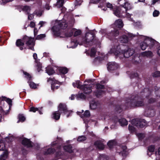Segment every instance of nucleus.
Returning <instances> with one entry per match:
<instances>
[{"label": "nucleus", "mask_w": 160, "mask_h": 160, "mask_svg": "<svg viewBox=\"0 0 160 160\" xmlns=\"http://www.w3.org/2000/svg\"><path fill=\"white\" fill-rule=\"evenodd\" d=\"M81 82H80L79 80H77L76 82V84L77 85V88L80 89H81L82 87V86H83V85H81Z\"/></svg>", "instance_id": "obj_47"}, {"label": "nucleus", "mask_w": 160, "mask_h": 160, "mask_svg": "<svg viewBox=\"0 0 160 160\" xmlns=\"http://www.w3.org/2000/svg\"><path fill=\"white\" fill-rule=\"evenodd\" d=\"M95 88L97 90L94 92V93L97 97H99L104 92V91L102 90V89H104L105 88L104 85L98 83L96 84Z\"/></svg>", "instance_id": "obj_10"}, {"label": "nucleus", "mask_w": 160, "mask_h": 160, "mask_svg": "<svg viewBox=\"0 0 160 160\" xmlns=\"http://www.w3.org/2000/svg\"><path fill=\"white\" fill-rule=\"evenodd\" d=\"M92 84H83V86H82V87L81 88V90H82L83 92L86 94H89L92 91Z\"/></svg>", "instance_id": "obj_13"}, {"label": "nucleus", "mask_w": 160, "mask_h": 160, "mask_svg": "<svg viewBox=\"0 0 160 160\" xmlns=\"http://www.w3.org/2000/svg\"><path fill=\"white\" fill-rule=\"evenodd\" d=\"M60 86V85L57 83L55 82H52L51 86V89L54 92L55 89H58Z\"/></svg>", "instance_id": "obj_34"}, {"label": "nucleus", "mask_w": 160, "mask_h": 160, "mask_svg": "<svg viewBox=\"0 0 160 160\" xmlns=\"http://www.w3.org/2000/svg\"><path fill=\"white\" fill-rule=\"evenodd\" d=\"M99 159V160H108L106 156L104 154L100 155Z\"/></svg>", "instance_id": "obj_54"}, {"label": "nucleus", "mask_w": 160, "mask_h": 160, "mask_svg": "<svg viewBox=\"0 0 160 160\" xmlns=\"http://www.w3.org/2000/svg\"><path fill=\"white\" fill-rule=\"evenodd\" d=\"M147 40L149 49H154L155 47H157L159 44L158 42L151 38L148 37Z\"/></svg>", "instance_id": "obj_11"}, {"label": "nucleus", "mask_w": 160, "mask_h": 160, "mask_svg": "<svg viewBox=\"0 0 160 160\" xmlns=\"http://www.w3.org/2000/svg\"><path fill=\"white\" fill-rule=\"evenodd\" d=\"M2 101H5L8 104L9 108H10V99L9 98H7L6 97H2Z\"/></svg>", "instance_id": "obj_46"}, {"label": "nucleus", "mask_w": 160, "mask_h": 160, "mask_svg": "<svg viewBox=\"0 0 160 160\" xmlns=\"http://www.w3.org/2000/svg\"><path fill=\"white\" fill-rule=\"evenodd\" d=\"M8 138L6 137L5 139H2L0 140V150H4L5 149V140L7 141Z\"/></svg>", "instance_id": "obj_22"}, {"label": "nucleus", "mask_w": 160, "mask_h": 160, "mask_svg": "<svg viewBox=\"0 0 160 160\" xmlns=\"http://www.w3.org/2000/svg\"><path fill=\"white\" fill-rule=\"evenodd\" d=\"M131 123L138 128H143L147 124L146 120L142 119H133L131 121Z\"/></svg>", "instance_id": "obj_8"}, {"label": "nucleus", "mask_w": 160, "mask_h": 160, "mask_svg": "<svg viewBox=\"0 0 160 160\" xmlns=\"http://www.w3.org/2000/svg\"><path fill=\"white\" fill-rule=\"evenodd\" d=\"M118 122L121 126H127L128 124V121L124 118L119 119Z\"/></svg>", "instance_id": "obj_30"}, {"label": "nucleus", "mask_w": 160, "mask_h": 160, "mask_svg": "<svg viewBox=\"0 0 160 160\" xmlns=\"http://www.w3.org/2000/svg\"><path fill=\"white\" fill-rule=\"evenodd\" d=\"M77 98L81 99H85L86 98V96L82 93L79 92L77 95Z\"/></svg>", "instance_id": "obj_44"}, {"label": "nucleus", "mask_w": 160, "mask_h": 160, "mask_svg": "<svg viewBox=\"0 0 160 160\" xmlns=\"http://www.w3.org/2000/svg\"><path fill=\"white\" fill-rule=\"evenodd\" d=\"M25 42H24L23 38L22 40L21 39H18L16 42V44L17 46L19 48V49L21 50H22L24 48H27L26 47H24Z\"/></svg>", "instance_id": "obj_18"}, {"label": "nucleus", "mask_w": 160, "mask_h": 160, "mask_svg": "<svg viewBox=\"0 0 160 160\" xmlns=\"http://www.w3.org/2000/svg\"><path fill=\"white\" fill-rule=\"evenodd\" d=\"M75 29H74V30ZM74 36L76 37L81 34L82 32L80 30H77L76 31L74 32Z\"/></svg>", "instance_id": "obj_48"}, {"label": "nucleus", "mask_w": 160, "mask_h": 160, "mask_svg": "<svg viewBox=\"0 0 160 160\" xmlns=\"http://www.w3.org/2000/svg\"><path fill=\"white\" fill-rule=\"evenodd\" d=\"M47 73L49 75H52L55 73V72L52 67H48L46 68Z\"/></svg>", "instance_id": "obj_29"}, {"label": "nucleus", "mask_w": 160, "mask_h": 160, "mask_svg": "<svg viewBox=\"0 0 160 160\" xmlns=\"http://www.w3.org/2000/svg\"><path fill=\"white\" fill-rule=\"evenodd\" d=\"M38 110V108H35L33 107H31L30 108L29 111L34 112H35L36 111Z\"/></svg>", "instance_id": "obj_56"}, {"label": "nucleus", "mask_w": 160, "mask_h": 160, "mask_svg": "<svg viewBox=\"0 0 160 160\" xmlns=\"http://www.w3.org/2000/svg\"><path fill=\"white\" fill-rule=\"evenodd\" d=\"M18 117V121L17 123H18L19 122H22L26 120V117L23 114H19Z\"/></svg>", "instance_id": "obj_24"}, {"label": "nucleus", "mask_w": 160, "mask_h": 160, "mask_svg": "<svg viewBox=\"0 0 160 160\" xmlns=\"http://www.w3.org/2000/svg\"><path fill=\"white\" fill-rule=\"evenodd\" d=\"M121 153L123 157L126 156L127 155V151H121Z\"/></svg>", "instance_id": "obj_61"}, {"label": "nucleus", "mask_w": 160, "mask_h": 160, "mask_svg": "<svg viewBox=\"0 0 160 160\" xmlns=\"http://www.w3.org/2000/svg\"><path fill=\"white\" fill-rule=\"evenodd\" d=\"M90 113L89 111L87 110L85 111L83 114H82L80 116L81 118H89L90 116Z\"/></svg>", "instance_id": "obj_32"}, {"label": "nucleus", "mask_w": 160, "mask_h": 160, "mask_svg": "<svg viewBox=\"0 0 160 160\" xmlns=\"http://www.w3.org/2000/svg\"><path fill=\"white\" fill-rule=\"evenodd\" d=\"M58 111L61 114H63L64 115L66 114L68 112L69 113L70 112H72V111L69 110L66 104L65 103H60L58 107Z\"/></svg>", "instance_id": "obj_9"}, {"label": "nucleus", "mask_w": 160, "mask_h": 160, "mask_svg": "<svg viewBox=\"0 0 160 160\" xmlns=\"http://www.w3.org/2000/svg\"><path fill=\"white\" fill-rule=\"evenodd\" d=\"M8 153L7 150H5L3 154L0 156V160H5L8 157Z\"/></svg>", "instance_id": "obj_35"}, {"label": "nucleus", "mask_w": 160, "mask_h": 160, "mask_svg": "<svg viewBox=\"0 0 160 160\" xmlns=\"http://www.w3.org/2000/svg\"><path fill=\"white\" fill-rule=\"evenodd\" d=\"M67 27V24L64 22H60L58 25H55L52 28L54 38L59 37L62 35V29H65Z\"/></svg>", "instance_id": "obj_6"}, {"label": "nucleus", "mask_w": 160, "mask_h": 160, "mask_svg": "<svg viewBox=\"0 0 160 160\" xmlns=\"http://www.w3.org/2000/svg\"><path fill=\"white\" fill-rule=\"evenodd\" d=\"M159 14L160 12L158 11L155 10L153 13V16L154 17H157L159 16Z\"/></svg>", "instance_id": "obj_53"}, {"label": "nucleus", "mask_w": 160, "mask_h": 160, "mask_svg": "<svg viewBox=\"0 0 160 160\" xmlns=\"http://www.w3.org/2000/svg\"><path fill=\"white\" fill-rule=\"evenodd\" d=\"M128 129L131 133H133L135 131V128L130 124L128 126Z\"/></svg>", "instance_id": "obj_45"}, {"label": "nucleus", "mask_w": 160, "mask_h": 160, "mask_svg": "<svg viewBox=\"0 0 160 160\" xmlns=\"http://www.w3.org/2000/svg\"><path fill=\"white\" fill-rule=\"evenodd\" d=\"M10 1V0H0V2L2 4L4 5L9 2Z\"/></svg>", "instance_id": "obj_58"}, {"label": "nucleus", "mask_w": 160, "mask_h": 160, "mask_svg": "<svg viewBox=\"0 0 160 160\" xmlns=\"http://www.w3.org/2000/svg\"><path fill=\"white\" fill-rule=\"evenodd\" d=\"M152 76L153 77H160V72L156 71L153 73Z\"/></svg>", "instance_id": "obj_52"}, {"label": "nucleus", "mask_w": 160, "mask_h": 160, "mask_svg": "<svg viewBox=\"0 0 160 160\" xmlns=\"http://www.w3.org/2000/svg\"><path fill=\"white\" fill-rule=\"evenodd\" d=\"M22 144L28 148H32L33 145L32 142L30 139L26 138H23L21 142Z\"/></svg>", "instance_id": "obj_14"}, {"label": "nucleus", "mask_w": 160, "mask_h": 160, "mask_svg": "<svg viewBox=\"0 0 160 160\" xmlns=\"http://www.w3.org/2000/svg\"><path fill=\"white\" fill-rule=\"evenodd\" d=\"M45 37V34H41L38 35L36 38L37 40L41 39Z\"/></svg>", "instance_id": "obj_55"}, {"label": "nucleus", "mask_w": 160, "mask_h": 160, "mask_svg": "<svg viewBox=\"0 0 160 160\" xmlns=\"http://www.w3.org/2000/svg\"><path fill=\"white\" fill-rule=\"evenodd\" d=\"M35 23L32 21L31 22L29 26L31 28H34L35 27Z\"/></svg>", "instance_id": "obj_63"}, {"label": "nucleus", "mask_w": 160, "mask_h": 160, "mask_svg": "<svg viewBox=\"0 0 160 160\" xmlns=\"http://www.w3.org/2000/svg\"><path fill=\"white\" fill-rule=\"evenodd\" d=\"M34 15L33 14H28V20H31L33 19L34 18Z\"/></svg>", "instance_id": "obj_60"}, {"label": "nucleus", "mask_w": 160, "mask_h": 160, "mask_svg": "<svg viewBox=\"0 0 160 160\" xmlns=\"http://www.w3.org/2000/svg\"><path fill=\"white\" fill-rule=\"evenodd\" d=\"M64 2V0H59L57 1V4L60 7H62L63 6Z\"/></svg>", "instance_id": "obj_50"}, {"label": "nucleus", "mask_w": 160, "mask_h": 160, "mask_svg": "<svg viewBox=\"0 0 160 160\" xmlns=\"http://www.w3.org/2000/svg\"><path fill=\"white\" fill-rule=\"evenodd\" d=\"M74 32V28L68 29L62 32V35L59 37L60 38H69L72 37Z\"/></svg>", "instance_id": "obj_12"}, {"label": "nucleus", "mask_w": 160, "mask_h": 160, "mask_svg": "<svg viewBox=\"0 0 160 160\" xmlns=\"http://www.w3.org/2000/svg\"><path fill=\"white\" fill-rule=\"evenodd\" d=\"M106 6L108 8H110L111 10H113L114 8H113V6L112 4L108 2L107 3Z\"/></svg>", "instance_id": "obj_57"}, {"label": "nucleus", "mask_w": 160, "mask_h": 160, "mask_svg": "<svg viewBox=\"0 0 160 160\" xmlns=\"http://www.w3.org/2000/svg\"><path fill=\"white\" fill-rule=\"evenodd\" d=\"M87 139V138L85 136L82 135L79 136L77 139V141L80 142H83Z\"/></svg>", "instance_id": "obj_42"}, {"label": "nucleus", "mask_w": 160, "mask_h": 160, "mask_svg": "<svg viewBox=\"0 0 160 160\" xmlns=\"http://www.w3.org/2000/svg\"><path fill=\"white\" fill-rule=\"evenodd\" d=\"M116 111L117 112L120 113L123 109V108L122 107V105H117L115 108Z\"/></svg>", "instance_id": "obj_43"}, {"label": "nucleus", "mask_w": 160, "mask_h": 160, "mask_svg": "<svg viewBox=\"0 0 160 160\" xmlns=\"http://www.w3.org/2000/svg\"><path fill=\"white\" fill-rule=\"evenodd\" d=\"M116 144V142L114 140L109 141L107 143V145L110 149H111Z\"/></svg>", "instance_id": "obj_36"}, {"label": "nucleus", "mask_w": 160, "mask_h": 160, "mask_svg": "<svg viewBox=\"0 0 160 160\" xmlns=\"http://www.w3.org/2000/svg\"><path fill=\"white\" fill-rule=\"evenodd\" d=\"M28 83L29 84V86L31 88L33 89L37 88V85L32 81H28Z\"/></svg>", "instance_id": "obj_37"}, {"label": "nucleus", "mask_w": 160, "mask_h": 160, "mask_svg": "<svg viewBox=\"0 0 160 160\" xmlns=\"http://www.w3.org/2000/svg\"><path fill=\"white\" fill-rule=\"evenodd\" d=\"M123 47L124 46L123 44H119L118 45L113 52L114 54L116 56H118L122 54L125 58H128L132 56L134 53V50H131L130 48L125 50L122 49Z\"/></svg>", "instance_id": "obj_5"}, {"label": "nucleus", "mask_w": 160, "mask_h": 160, "mask_svg": "<svg viewBox=\"0 0 160 160\" xmlns=\"http://www.w3.org/2000/svg\"><path fill=\"white\" fill-rule=\"evenodd\" d=\"M100 0H90V2L93 4H97L99 2Z\"/></svg>", "instance_id": "obj_59"}, {"label": "nucleus", "mask_w": 160, "mask_h": 160, "mask_svg": "<svg viewBox=\"0 0 160 160\" xmlns=\"http://www.w3.org/2000/svg\"><path fill=\"white\" fill-rule=\"evenodd\" d=\"M122 0H118V4L120 6L118 7H115L113 10L114 14L119 18H124L126 15V12L128 9L131 8L130 3L128 2H125L124 3L121 4L120 2Z\"/></svg>", "instance_id": "obj_4"}, {"label": "nucleus", "mask_w": 160, "mask_h": 160, "mask_svg": "<svg viewBox=\"0 0 160 160\" xmlns=\"http://www.w3.org/2000/svg\"><path fill=\"white\" fill-rule=\"evenodd\" d=\"M23 40L25 43L29 47V49L34 51V47L35 44V42L33 38L25 36L23 37Z\"/></svg>", "instance_id": "obj_7"}, {"label": "nucleus", "mask_w": 160, "mask_h": 160, "mask_svg": "<svg viewBox=\"0 0 160 160\" xmlns=\"http://www.w3.org/2000/svg\"><path fill=\"white\" fill-rule=\"evenodd\" d=\"M140 46L142 50H145L146 48L148 47L147 40L146 39L145 41L141 42Z\"/></svg>", "instance_id": "obj_26"}, {"label": "nucleus", "mask_w": 160, "mask_h": 160, "mask_svg": "<svg viewBox=\"0 0 160 160\" xmlns=\"http://www.w3.org/2000/svg\"><path fill=\"white\" fill-rule=\"evenodd\" d=\"M98 104V101L92 100L90 102V108L91 109H95L97 108Z\"/></svg>", "instance_id": "obj_21"}, {"label": "nucleus", "mask_w": 160, "mask_h": 160, "mask_svg": "<svg viewBox=\"0 0 160 160\" xmlns=\"http://www.w3.org/2000/svg\"><path fill=\"white\" fill-rule=\"evenodd\" d=\"M59 71L60 73L63 74H65L68 72V70L65 67H62L59 69Z\"/></svg>", "instance_id": "obj_33"}, {"label": "nucleus", "mask_w": 160, "mask_h": 160, "mask_svg": "<svg viewBox=\"0 0 160 160\" xmlns=\"http://www.w3.org/2000/svg\"><path fill=\"white\" fill-rule=\"evenodd\" d=\"M149 117H152L155 114V112L153 109H148V111Z\"/></svg>", "instance_id": "obj_40"}, {"label": "nucleus", "mask_w": 160, "mask_h": 160, "mask_svg": "<svg viewBox=\"0 0 160 160\" xmlns=\"http://www.w3.org/2000/svg\"><path fill=\"white\" fill-rule=\"evenodd\" d=\"M21 71L23 73V74L25 75L24 77L27 78L28 80V81L32 80V76L28 73L24 71L23 70H21Z\"/></svg>", "instance_id": "obj_27"}, {"label": "nucleus", "mask_w": 160, "mask_h": 160, "mask_svg": "<svg viewBox=\"0 0 160 160\" xmlns=\"http://www.w3.org/2000/svg\"><path fill=\"white\" fill-rule=\"evenodd\" d=\"M103 59L100 56H98L95 58L93 61V63L95 64H96L97 62L98 63H99L101 62V61Z\"/></svg>", "instance_id": "obj_38"}, {"label": "nucleus", "mask_w": 160, "mask_h": 160, "mask_svg": "<svg viewBox=\"0 0 160 160\" xmlns=\"http://www.w3.org/2000/svg\"><path fill=\"white\" fill-rule=\"evenodd\" d=\"M157 101V99L155 98H150L148 101V103L149 104L153 103Z\"/></svg>", "instance_id": "obj_51"}, {"label": "nucleus", "mask_w": 160, "mask_h": 160, "mask_svg": "<svg viewBox=\"0 0 160 160\" xmlns=\"http://www.w3.org/2000/svg\"><path fill=\"white\" fill-rule=\"evenodd\" d=\"M138 73L137 72H133L132 73L130 76L131 78L138 77Z\"/></svg>", "instance_id": "obj_49"}, {"label": "nucleus", "mask_w": 160, "mask_h": 160, "mask_svg": "<svg viewBox=\"0 0 160 160\" xmlns=\"http://www.w3.org/2000/svg\"><path fill=\"white\" fill-rule=\"evenodd\" d=\"M152 52L150 51L143 52L141 53V54L142 56L148 58L152 57Z\"/></svg>", "instance_id": "obj_28"}, {"label": "nucleus", "mask_w": 160, "mask_h": 160, "mask_svg": "<svg viewBox=\"0 0 160 160\" xmlns=\"http://www.w3.org/2000/svg\"><path fill=\"white\" fill-rule=\"evenodd\" d=\"M58 140L53 142L51 144V148H48L44 152V155L53 154L56 151L55 156L57 158H58L62 155V153L61 151V145L62 140L61 138L57 137Z\"/></svg>", "instance_id": "obj_2"}, {"label": "nucleus", "mask_w": 160, "mask_h": 160, "mask_svg": "<svg viewBox=\"0 0 160 160\" xmlns=\"http://www.w3.org/2000/svg\"><path fill=\"white\" fill-rule=\"evenodd\" d=\"M144 105V99L141 97L136 95L132 96L130 101L127 102L123 109H128L129 108H134L143 106Z\"/></svg>", "instance_id": "obj_3"}, {"label": "nucleus", "mask_w": 160, "mask_h": 160, "mask_svg": "<svg viewBox=\"0 0 160 160\" xmlns=\"http://www.w3.org/2000/svg\"><path fill=\"white\" fill-rule=\"evenodd\" d=\"M128 36L126 35H122L120 37L119 40L120 42L122 43H127L129 40V37L131 38L133 37L132 34L128 33Z\"/></svg>", "instance_id": "obj_17"}, {"label": "nucleus", "mask_w": 160, "mask_h": 160, "mask_svg": "<svg viewBox=\"0 0 160 160\" xmlns=\"http://www.w3.org/2000/svg\"><path fill=\"white\" fill-rule=\"evenodd\" d=\"M98 42V40L96 37L95 34L93 32H87L86 33L85 38H82L81 42H78L77 40H72L71 44L73 45L72 46V48H76L78 44L80 45H85L86 47L88 46H92L97 44Z\"/></svg>", "instance_id": "obj_1"}, {"label": "nucleus", "mask_w": 160, "mask_h": 160, "mask_svg": "<svg viewBox=\"0 0 160 160\" xmlns=\"http://www.w3.org/2000/svg\"><path fill=\"white\" fill-rule=\"evenodd\" d=\"M157 53L160 56V46H158V48Z\"/></svg>", "instance_id": "obj_64"}, {"label": "nucleus", "mask_w": 160, "mask_h": 160, "mask_svg": "<svg viewBox=\"0 0 160 160\" xmlns=\"http://www.w3.org/2000/svg\"><path fill=\"white\" fill-rule=\"evenodd\" d=\"M118 67V65L115 62H109L108 64L107 68L110 71L116 70Z\"/></svg>", "instance_id": "obj_15"}, {"label": "nucleus", "mask_w": 160, "mask_h": 160, "mask_svg": "<svg viewBox=\"0 0 160 160\" xmlns=\"http://www.w3.org/2000/svg\"><path fill=\"white\" fill-rule=\"evenodd\" d=\"M94 145L99 150H103L105 148L104 145L102 142L100 140H97L94 143Z\"/></svg>", "instance_id": "obj_19"}, {"label": "nucleus", "mask_w": 160, "mask_h": 160, "mask_svg": "<svg viewBox=\"0 0 160 160\" xmlns=\"http://www.w3.org/2000/svg\"><path fill=\"white\" fill-rule=\"evenodd\" d=\"M22 10L23 11L26 12L27 14H29V12L31 10V9L29 6L26 5L23 6L22 8Z\"/></svg>", "instance_id": "obj_39"}, {"label": "nucleus", "mask_w": 160, "mask_h": 160, "mask_svg": "<svg viewBox=\"0 0 160 160\" xmlns=\"http://www.w3.org/2000/svg\"><path fill=\"white\" fill-rule=\"evenodd\" d=\"M119 33V31L118 30L114 28L113 30H112L111 32L107 34V36L109 39L111 40L113 37L118 36Z\"/></svg>", "instance_id": "obj_16"}, {"label": "nucleus", "mask_w": 160, "mask_h": 160, "mask_svg": "<svg viewBox=\"0 0 160 160\" xmlns=\"http://www.w3.org/2000/svg\"><path fill=\"white\" fill-rule=\"evenodd\" d=\"M115 24L117 27L120 28H122L123 25L122 20L120 19L116 21L115 22Z\"/></svg>", "instance_id": "obj_25"}, {"label": "nucleus", "mask_w": 160, "mask_h": 160, "mask_svg": "<svg viewBox=\"0 0 160 160\" xmlns=\"http://www.w3.org/2000/svg\"><path fill=\"white\" fill-rule=\"evenodd\" d=\"M96 52V50L94 48H92L90 51V56L93 57H94L95 56Z\"/></svg>", "instance_id": "obj_41"}, {"label": "nucleus", "mask_w": 160, "mask_h": 160, "mask_svg": "<svg viewBox=\"0 0 160 160\" xmlns=\"http://www.w3.org/2000/svg\"><path fill=\"white\" fill-rule=\"evenodd\" d=\"M37 66L38 68V72H39L41 70L42 65L40 63H38Z\"/></svg>", "instance_id": "obj_62"}, {"label": "nucleus", "mask_w": 160, "mask_h": 160, "mask_svg": "<svg viewBox=\"0 0 160 160\" xmlns=\"http://www.w3.org/2000/svg\"><path fill=\"white\" fill-rule=\"evenodd\" d=\"M64 150L65 151L71 153L73 152V150L72 149V147L71 144H68L65 145L63 147Z\"/></svg>", "instance_id": "obj_23"}, {"label": "nucleus", "mask_w": 160, "mask_h": 160, "mask_svg": "<svg viewBox=\"0 0 160 160\" xmlns=\"http://www.w3.org/2000/svg\"><path fill=\"white\" fill-rule=\"evenodd\" d=\"M61 114L58 111L53 112L51 115V118L53 119L58 120L59 119Z\"/></svg>", "instance_id": "obj_20"}, {"label": "nucleus", "mask_w": 160, "mask_h": 160, "mask_svg": "<svg viewBox=\"0 0 160 160\" xmlns=\"http://www.w3.org/2000/svg\"><path fill=\"white\" fill-rule=\"evenodd\" d=\"M155 146L153 145H151L149 146L148 147L147 151V154L150 156L149 152H153L155 150Z\"/></svg>", "instance_id": "obj_31"}]
</instances>
